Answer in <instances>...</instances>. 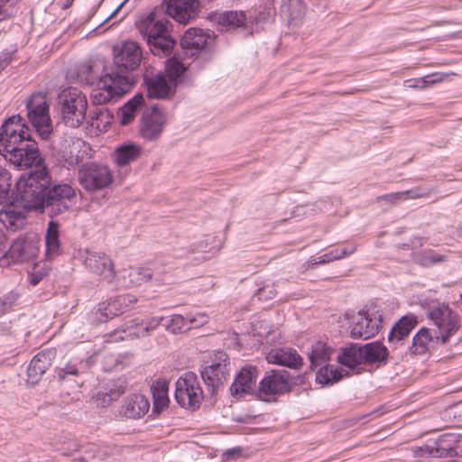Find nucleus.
<instances>
[{
	"instance_id": "nucleus-1",
	"label": "nucleus",
	"mask_w": 462,
	"mask_h": 462,
	"mask_svg": "<svg viewBox=\"0 0 462 462\" xmlns=\"http://www.w3.org/2000/svg\"><path fill=\"white\" fill-rule=\"evenodd\" d=\"M142 51L135 42H125L119 48H114L115 71L106 73L92 90L91 98L95 105H103L116 100L129 92L134 84L133 71L142 60Z\"/></svg>"
},
{
	"instance_id": "nucleus-2",
	"label": "nucleus",
	"mask_w": 462,
	"mask_h": 462,
	"mask_svg": "<svg viewBox=\"0 0 462 462\" xmlns=\"http://www.w3.org/2000/svg\"><path fill=\"white\" fill-rule=\"evenodd\" d=\"M135 25L153 55L168 56L171 53L176 42L171 35V23L167 18L153 11L141 16Z\"/></svg>"
},
{
	"instance_id": "nucleus-3",
	"label": "nucleus",
	"mask_w": 462,
	"mask_h": 462,
	"mask_svg": "<svg viewBox=\"0 0 462 462\" xmlns=\"http://www.w3.org/2000/svg\"><path fill=\"white\" fill-rule=\"evenodd\" d=\"M51 178L46 167L33 170L20 177L16 183L17 197L15 199L23 208L31 210H41L43 212L45 196L51 185Z\"/></svg>"
},
{
	"instance_id": "nucleus-4",
	"label": "nucleus",
	"mask_w": 462,
	"mask_h": 462,
	"mask_svg": "<svg viewBox=\"0 0 462 462\" xmlns=\"http://www.w3.org/2000/svg\"><path fill=\"white\" fill-rule=\"evenodd\" d=\"M58 98L64 124L72 128L82 125L88 109L86 96L76 88H68L61 91Z\"/></svg>"
},
{
	"instance_id": "nucleus-5",
	"label": "nucleus",
	"mask_w": 462,
	"mask_h": 462,
	"mask_svg": "<svg viewBox=\"0 0 462 462\" xmlns=\"http://www.w3.org/2000/svg\"><path fill=\"white\" fill-rule=\"evenodd\" d=\"M428 319L437 328V342L446 344L460 328L459 316L445 303L436 302L429 307Z\"/></svg>"
},
{
	"instance_id": "nucleus-6",
	"label": "nucleus",
	"mask_w": 462,
	"mask_h": 462,
	"mask_svg": "<svg viewBox=\"0 0 462 462\" xmlns=\"http://www.w3.org/2000/svg\"><path fill=\"white\" fill-rule=\"evenodd\" d=\"M2 154L6 161H9L18 169L35 167V170L44 167L40 154L38 145L32 137L21 141L8 148H0Z\"/></svg>"
},
{
	"instance_id": "nucleus-7",
	"label": "nucleus",
	"mask_w": 462,
	"mask_h": 462,
	"mask_svg": "<svg viewBox=\"0 0 462 462\" xmlns=\"http://www.w3.org/2000/svg\"><path fill=\"white\" fill-rule=\"evenodd\" d=\"M78 179L79 184L90 192L105 189L114 181L109 167L96 162L82 164L79 170Z\"/></svg>"
},
{
	"instance_id": "nucleus-8",
	"label": "nucleus",
	"mask_w": 462,
	"mask_h": 462,
	"mask_svg": "<svg viewBox=\"0 0 462 462\" xmlns=\"http://www.w3.org/2000/svg\"><path fill=\"white\" fill-rule=\"evenodd\" d=\"M175 386V399L181 407L196 410L200 406L204 393L195 373H184L177 380Z\"/></svg>"
},
{
	"instance_id": "nucleus-9",
	"label": "nucleus",
	"mask_w": 462,
	"mask_h": 462,
	"mask_svg": "<svg viewBox=\"0 0 462 462\" xmlns=\"http://www.w3.org/2000/svg\"><path fill=\"white\" fill-rule=\"evenodd\" d=\"M76 199L75 189L68 183H59L49 187L45 196L43 212L54 217L67 212Z\"/></svg>"
},
{
	"instance_id": "nucleus-10",
	"label": "nucleus",
	"mask_w": 462,
	"mask_h": 462,
	"mask_svg": "<svg viewBox=\"0 0 462 462\" xmlns=\"http://www.w3.org/2000/svg\"><path fill=\"white\" fill-rule=\"evenodd\" d=\"M26 108L28 120L42 139H48L52 126L46 97L42 93L32 94L27 100Z\"/></svg>"
},
{
	"instance_id": "nucleus-11",
	"label": "nucleus",
	"mask_w": 462,
	"mask_h": 462,
	"mask_svg": "<svg viewBox=\"0 0 462 462\" xmlns=\"http://www.w3.org/2000/svg\"><path fill=\"white\" fill-rule=\"evenodd\" d=\"M382 328V314L375 307H369L357 312L353 319L350 335L353 338L369 339Z\"/></svg>"
},
{
	"instance_id": "nucleus-12",
	"label": "nucleus",
	"mask_w": 462,
	"mask_h": 462,
	"mask_svg": "<svg viewBox=\"0 0 462 462\" xmlns=\"http://www.w3.org/2000/svg\"><path fill=\"white\" fill-rule=\"evenodd\" d=\"M229 361L226 353L217 352L211 365L205 366L200 374L211 394L227 380Z\"/></svg>"
},
{
	"instance_id": "nucleus-13",
	"label": "nucleus",
	"mask_w": 462,
	"mask_h": 462,
	"mask_svg": "<svg viewBox=\"0 0 462 462\" xmlns=\"http://www.w3.org/2000/svg\"><path fill=\"white\" fill-rule=\"evenodd\" d=\"M41 238L34 232H28L17 237L4 256L14 263H23L35 258L40 251Z\"/></svg>"
},
{
	"instance_id": "nucleus-14",
	"label": "nucleus",
	"mask_w": 462,
	"mask_h": 462,
	"mask_svg": "<svg viewBox=\"0 0 462 462\" xmlns=\"http://www.w3.org/2000/svg\"><path fill=\"white\" fill-rule=\"evenodd\" d=\"M58 151L69 168H73L92 156L90 145L82 139L75 137L61 138L58 144Z\"/></svg>"
},
{
	"instance_id": "nucleus-15",
	"label": "nucleus",
	"mask_w": 462,
	"mask_h": 462,
	"mask_svg": "<svg viewBox=\"0 0 462 462\" xmlns=\"http://www.w3.org/2000/svg\"><path fill=\"white\" fill-rule=\"evenodd\" d=\"M79 258L89 273L108 282L113 281L116 273L113 262L107 254L102 252L85 250L79 252Z\"/></svg>"
},
{
	"instance_id": "nucleus-16",
	"label": "nucleus",
	"mask_w": 462,
	"mask_h": 462,
	"mask_svg": "<svg viewBox=\"0 0 462 462\" xmlns=\"http://www.w3.org/2000/svg\"><path fill=\"white\" fill-rule=\"evenodd\" d=\"M166 122V114L157 106L145 110L139 125L141 136L147 141H155L159 139Z\"/></svg>"
},
{
	"instance_id": "nucleus-17",
	"label": "nucleus",
	"mask_w": 462,
	"mask_h": 462,
	"mask_svg": "<svg viewBox=\"0 0 462 462\" xmlns=\"http://www.w3.org/2000/svg\"><path fill=\"white\" fill-rule=\"evenodd\" d=\"M291 384L287 371H272L260 382L258 396L261 400L269 401L272 397L289 392Z\"/></svg>"
},
{
	"instance_id": "nucleus-18",
	"label": "nucleus",
	"mask_w": 462,
	"mask_h": 462,
	"mask_svg": "<svg viewBox=\"0 0 462 462\" xmlns=\"http://www.w3.org/2000/svg\"><path fill=\"white\" fill-rule=\"evenodd\" d=\"M0 209V222L9 231L15 232L23 228L27 223V213L29 210L18 202L15 199H7L2 203Z\"/></svg>"
},
{
	"instance_id": "nucleus-19",
	"label": "nucleus",
	"mask_w": 462,
	"mask_h": 462,
	"mask_svg": "<svg viewBox=\"0 0 462 462\" xmlns=\"http://www.w3.org/2000/svg\"><path fill=\"white\" fill-rule=\"evenodd\" d=\"M20 116L8 118L0 129V148H8L31 137L28 126Z\"/></svg>"
},
{
	"instance_id": "nucleus-20",
	"label": "nucleus",
	"mask_w": 462,
	"mask_h": 462,
	"mask_svg": "<svg viewBox=\"0 0 462 462\" xmlns=\"http://www.w3.org/2000/svg\"><path fill=\"white\" fill-rule=\"evenodd\" d=\"M166 13L180 23H188L199 12V0H165Z\"/></svg>"
},
{
	"instance_id": "nucleus-21",
	"label": "nucleus",
	"mask_w": 462,
	"mask_h": 462,
	"mask_svg": "<svg viewBox=\"0 0 462 462\" xmlns=\"http://www.w3.org/2000/svg\"><path fill=\"white\" fill-rule=\"evenodd\" d=\"M458 441L457 434L445 433L425 445L423 449L425 453L434 457H453L457 454L456 448Z\"/></svg>"
},
{
	"instance_id": "nucleus-22",
	"label": "nucleus",
	"mask_w": 462,
	"mask_h": 462,
	"mask_svg": "<svg viewBox=\"0 0 462 462\" xmlns=\"http://www.w3.org/2000/svg\"><path fill=\"white\" fill-rule=\"evenodd\" d=\"M337 358L341 365L348 369V374H358L365 370L362 348L357 344H349L347 346L341 348Z\"/></svg>"
},
{
	"instance_id": "nucleus-23",
	"label": "nucleus",
	"mask_w": 462,
	"mask_h": 462,
	"mask_svg": "<svg viewBox=\"0 0 462 462\" xmlns=\"http://www.w3.org/2000/svg\"><path fill=\"white\" fill-rule=\"evenodd\" d=\"M269 364L287 366L291 369H300L303 364L302 357L296 349L291 347L273 348L266 356Z\"/></svg>"
},
{
	"instance_id": "nucleus-24",
	"label": "nucleus",
	"mask_w": 462,
	"mask_h": 462,
	"mask_svg": "<svg viewBox=\"0 0 462 462\" xmlns=\"http://www.w3.org/2000/svg\"><path fill=\"white\" fill-rule=\"evenodd\" d=\"M144 81L150 98L170 99L175 94L177 86L174 82H171L167 77H163L162 73H159L152 78H145Z\"/></svg>"
},
{
	"instance_id": "nucleus-25",
	"label": "nucleus",
	"mask_w": 462,
	"mask_h": 462,
	"mask_svg": "<svg viewBox=\"0 0 462 462\" xmlns=\"http://www.w3.org/2000/svg\"><path fill=\"white\" fill-rule=\"evenodd\" d=\"M137 301L134 295L132 294H122L116 296L114 300L108 303H102L98 308L102 320L106 321L108 319H112L121 313H124L133 308L134 304Z\"/></svg>"
},
{
	"instance_id": "nucleus-26",
	"label": "nucleus",
	"mask_w": 462,
	"mask_h": 462,
	"mask_svg": "<svg viewBox=\"0 0 462 462\" xmlns=\"http://www.w3.org/2000/svg\"><path fill=\"white\" fill-rule=\"evenodd\" d=\"M213 38L209 33L201 29L190 28L184 33L180 40L181 47L190 51V55H195L198 51L206 49L211 43Z\"/></svg>"
},
{
	"instance_id": "nucleus-27",
	"label": "nucleus",
	"mask_w": 462,
	"mask_h": 462,
	"mask_svg": "<svg viewBox=\"0 0 462 462\" xmlns=\"http://www.w3.org/2000/svg\"><path fill=\"white\" fill-rule=\"evenodd\" d=\"M256 368L246 366L241 369L235 381L230 386V393L233 396L241 397L250 393L256 381Z\"/></svg>"
},
{
	"instance_id": "nucleus-28",
	"label": "nucleus",
	"mask_w": 462,
	"mask_h": 462,
	"mask_svg": "<svg viewBox=\"0 0 462 462\" xmlns=\"http://www.w3.org/2000/svg\"><path fill=\"white\" fill-rule=\"evenodd\" d=\"M54 357L52 350H44L38 353L30 362L27 368V375L29 381L32 383H37L46 370L51 365Z\"/></svg>"
},
{
	"instance_id": "nucleus-29",
	"label": "nucleus",
	"mask_w": 462,
	"mask_h": 462,
	"mask_svg": "<svg viewBox=\"0 0 462 462\" xmlns=\"http://www.w3.org/2000/svg\"><path fill=\"white\" fill-rule=\"evenodd\" d=\"M150 410V402L143 394L136 393L128 396L122 408L124 415L131 419H139Z\"/></svg>"
},
{
	"instance_id": "nucleus-30",
	"label": "nucleus",
	"mask_w": 462,
	"mask_h": 462,
	"mask_svg": "<svg viewBox=\"0 0 462 462\" xmlns=\"http://www.w3.org/2000/svg\"><path fill=\"white\" fill-rule=\"evenodd\" d=\"M418 319L413 314H408L402 317L392 328L388 341L391 344H398L408 337L411 331L417 326Z\"/></svg>"
},
{
	"instance_id": "nucleus-31",
	"label": "nucleus",
	"mask_w": 462,
	"mask_h": 462,
	"mask_svg": "<svg viewBox=\"0 0 462 462\" xmlns=\"http://www.w3.org/2000/svg\"><path fill=\"white\" fill-rule=\"evenodd\" d=\"M365 365L385 363L389 351L382 343L371 342L361 346Z\"/></svg>"
},
{
	"instance_id": "nucleus-32",
	"label": "nucleus",
	"mask_w": 462,
	"mask_h": 462,
	"mask_svg": "<svg viewBox=\"0 0 462 462\" xmlns=\"http://www.w3.org/2000/svg\"><path fill=\"white\" fill-rule=\"evenodd\" d=\"M437 342V334L431 333L428 328H421L413 337L412 344L409 346L413 355H423L427 353L430 346Z\"/></svg>"
},
{
	"instance_id": "nucleus-33",
	"label": "nucleus",
	"mask_w": 462,
	"mask_h": 462,
	"mask_svg": "<svg viewBox=\"0 0 462 462\" xmlns=\"http://www.w3.org/2000/svg\"><path fill=\"white\" fill-rule=\"evenodd\" d=\"M333 353L334 349L322 341H317L312 344L308 353L310 368L314 370L318 366H322L330 360Z\"/></svg>"
},
{
	"instance_id": "nucleus-34",
	"label": "nucleus",
	"mask_w": 462,
	"mask_h": 462,
	"mask_svg": "<svg viewBox=\"0 0 462 462\" xmlns=\"http://www.w3.org/2000/svg\"><path fill=\"white\" fill-rule=\"evenodd\" d=\"M46 255L48 259H52L61 252L60 242L59 223L50 221L45 235Z\"/></svg>"
},
{
	"instance_id": "nucleus-35",
	"label": "nucleus",
	"mask_w": 462,
	"mask_h": 462,
	"mask_svg": "<svg viewBox=\"0 0 462 462\" xmlns=\"http://www.w3.org/2000/svg\"><path fill=\"white\" fill-rule=\"evenodd\" d=\"M142 152V148L132 143L122 144L115 151L114 161L118 166H125L137 160Z\"/></svg>"
},
{
	"instance_id": "nucleus-36",
	"label": "nucleus",
	"mask_w": 462,
	"mask_h": 462,
	"mask_svg": "<svg viewBox=\"0 0 462 462\" xmlns=\"http://www.w3.org/2000/svg\"><path fill=\"white\" fill-rule=\"evenodd\" d=\"M125 382L117 379L107 383L105 391L97 393V401H101V404L106 406L111 402L117 400L125 392Z\"/></svg>"
},
{
	"instance_id": "nucleus-37",
	"label": "nucleus",
	"mask_w": 462,
	"mask_h": 462,
	"mask_svg": "<svg viewBox=\"0 0 462 462\" xmlns=\"http://www.w3.org/2000/svg\"><path fill=\"white\" fill-rule=\"evenodd\" d=\"M144 101L143 94H136L131 98L118 112L120 122L123 125L132 123L136 116L138 109L143 106Z\"/></svg>"
},
{
	"instance_id": "nucleus-38",
	"label": "nucleus",
	"mask_w": 462,
	"mask_h": 462,
	"mask_svg": "<svg viewBox=\"0 0 462 462\" xmlns=\"http://www.w3.org/2000/svg\"><path fill=\"white\" fill-rule=\"evenodd\" d=\"M346 374H348V372L343 368H337L332 365H324L317 372L316 380L321 384L334 383Z\"/></svg>"
},
{
	"instance_id": "nucleus-39",
	"label": "nucleus",
	"mask_w": 462,
	"mask_h": 462,
	"mask_svg": "<svg viewBox=\"0 0 462 462\" xmlns=\"http://www.w3.org/2000/svg\"><path fill=\"white\" fill-rule=\"evenodd\" d=\"M169 383L166 380H157L152 386L153 411L160 412L169 403L168 398Z\"/></svg>"
},
{
	"instance_id": "nucleus-40",
	"label": "nucleus",
	"mask_w": 462,
	"mask_h": 462,
	"mask_svg": "<svg viewBox=\"0 0 462 462\" xmlns=\"http://www.w3.org/2000/svg\"><path fill=\"white\" fill-rule=\"evenodd\" d=\"M101 66L91 61L84 62L79 66L78 78L81 82L93 85L97 82L103 76H99Z\"/></svg>"
},
{
	"instance_id": "nucleus-41",
	"label": "nucleus",
	"mask_w": 462,
	"mask_h": 462,
	"mask_svg": "<svg viewBox=\"0 0 462 462\" xmlns=\"http://www.w3.org/2000/svg\"><path fill=\"white\" fill-rule=\"evenodd\" d=\"M150 335L149 331L144 330V324L143 321L137 320L130 321L127 329L116 331L115 336L116 339L128 340L134 338L145 337Z\"/></svg>"
},
{
	"instance_id": "nucleus-42",
	"label": "nucleus",
	"mask_w": 462,
	"mask_h": 462,
	"mask_svg": "<svg viewBox=\"0 0 462 462\" xmlns=\"http://www.w3.org/2000/svg\"><path fill=\"white\" fill-rule=\"evenodd\" d=\"M113 119V116L106 108H96L89 115L90 125L98 131H106Z\"/></svg>"
},
{
	"instance_id": "nucleus-43",
	"label": "nucleus",
	"mask_w": 462,
	"mask_h": 462,
	"mask_svg": "<svg viewBox=\"0 0 462 462\" xmlns=\"http://www.w3.org/2000/svg\"><path fill=\"white\" fill-rule=\"evenodd\" d=\"M217 23L226 28V30L244 26L245 23V14L244 12H226L217 18Z\"/></svg>"
},
{
	"instance_id": "nucleus-44",
	"label": "nucleus",
	"mask_w": 462,
	"mask_h": 462,
	"mask_svg": "<svg viewBox=\"0 0 462 462\" xmlns=\"http://www.w3.org/2000/svg\"><path fill=\"white\" fill-rule=\"evenodd\" d=\"M186 70V67L183 63L176 59L168 60L165 65V72L162 73L163 77L171 82H174L177 86L181 81V77Z\"/></svg>"
},
{
	"instance_id": "nucleus-45",
	"label": "nucleus",
	"mask_w": 462,
	"mask_h": 462,
	"mask_svg": "<svg viewBox=\"0 0 462 462\" xmlns=\"http://www.w3.org/2000/svg\"><path fill=\"white\" fill-rule=\"evenodd\" d=\"M152 272L150 268L132 267L127 271L128 286H137L151 280Z\"/></svg>"
},
{
	"instance_id": "nucleus-46",
	"label": "nucleus",
	"mask_w": 462,
	"mask_h": 462,
	"mask_svg": "<svg viewBox=\"0 0 462 462\" xmlns=\"http://www.w3.org/2000/svg\"><path fill=\"white\" fill-rule=\"evenodd\" d=\"M448 254H440L432 249H426L420 252L417 255V262L425 267L447 261Z\"/></svg>"
},
{
	"instance_id": "nucleus-47",
	"label": "nucleus",
	"mask_w": 462,
	"mask_h": 462,
	"mask_svg": "<svg viewBox=\"0 0 462 462\" xmlns=\"http://www.w3.org/2000/svg\"><path fill=\"white\" fill-rule=\"evenodd\" d=\"M187 316L183 317L181 315L175 314L167 320V323L164 326L167 331L176 334L182 330L189 329V327H187Z\"/></svg>"
},
{
	"instance_id": "nucleus-48",
	"label": "nucleus",
	"mask_w": 462,
	"mask_h": 462,
	"mask_svg": "<svg viewBox=\"0 0 462 462\" xmlns=\"http://www.w3.org/2000/svg\"><path fill=\"white\" fill-rule=\"evenodd\" d=\"M11 174L0 167V204L10 199Z\"/></svg>"
},
{
	"instance_id": "nucleus-49",
	"label": "nucleus",
	"mask_w": 462,
	"mask_h": 462,
	"mask_svg": "<svg viewBox=\"0 0 462 462\" xmlns=\"http://www.w3.org/2000/svg\"><path fill=\"white\" fill-rule=\"evenodd\" d=\"M454 75H455L454 73L443 74V73L436 72V73H432V74L427 75L425 77L420 78L415 82H422L423 87H429V86L434 85L436 83L442 82L445 79H447Z\"/></svg>"
},
{
	"instance_id": "nucleus-50",
	"label": "nucleus",
	"mask_w": 462,
	"mask_h": 462,
	"mask_svg": "<svg viewBox=\"0 0 462 462\" xmlns=\"http://www.w3.org/2000/svg\"><path fill=\"white\" fill-rule=\"evenodd\" d=\"M187 320L188 324L190 325L189 328H198L205 325L208 320V317L203 312H198L196 314H188Z\"/></svg>"
},
{
	"instance_id": "nucleus-51",
	"label": "nucleus",
	"mask_w": 462,
	"mask_h": 462,
	"mask_svg": "<svg viewBox=\"0 0 462 462\" xmlns=\"http://www.w3.org/2000/svg\"><path fill=\"white\" fill-rule=\"evenodd\" d=\"M17 300L14 293H9L4 297H0V316L8 312Z\"/></svg>"
},
{
	"instance_id": "nucleus-52",
	"label": "nucleus",
	"mask_w": 462,
	"mask_h": 462,
	"mask_svg": "<svg viewBox=\"0 0 462 462\" xmlns=\"http://www.w3.org/2000/svg\"><path fill=\"white\" fill-rule=\"evenodd\" d=\"M402 193H404L403 199H414L428 197L430 195V190L425 188L416 187V188L409 189V190L402 191Z\"/></svg>"
},
{
	"instance_id": "nucleus-53",
	"label": "nucleus",
	"mask_w": 462,
	"mask_h": 462,
	"mask_svg": "<svg viewBox=\"0 0 462 462\" xmlns=\"http://www.w3.org/2000/svg\"><path fill=\"white\" fill-rule=\"evenodd\" d=\"M356 246L352 245L350 247H345L343 249H334L328 252L331 262L334 260L342 259L349 254H352L356 252Z\"/></svg>"
},
{
	"instance_id": "nucleus-54",
	"label": "nucleus",
	"mask_w": 462,
	"mask_h": 462,
	"mask_svg": "<svg viewBox=\"0 0 462 462\" xmlns=\"http://www.w3.org/2000/svg\"><path fill=\"white\" fill-rule=\"evenodd\" d=\"M79 448V445L77 441L74 439H68L67 441H63L60 444V447H58V449L66 456H69L72 454L73 452L77 451Z\"/></svg>"
},
{
	"instance_id": "nucleus-55",
	"label": "nucleus",
	"mask_w": 462,
	"mask_h": 462,
	"mask_svg": "<svg viewBox=\"0 0 462 462\" xmlns=\"http://www.w3.org/2000/svg\"><path fill=\"white\" fill-rule=\"evenodd\" d=\"M79 374V369L76 365L74 364H66L63 367H61L58 371V377L60 380H64L69 375H75L77 376Z\"/></svg>"
},
{
	"instance_id": "nucleus-56",
	"label": "nucleus",
	"mask_w": 462,
	"mask_h": 462,
	"mask_svg": "<svg viewBox=\"0 0 462 462\" xmlns=\"http://www.w3.org/2000/svg\"><path fill=\"white\" fill-rule=\"evenodd\" d=\"M162 320V317H152L143 319L142 321L144 324V330L149 331V333L151 334V332H152L160 326Z\"/></svg>"
},
{
	"instance_id": "nucleus-57",
	"label": "nucleus",
	"mask_w": 462,
	"mask_h": 462,
	"mask_svg": "<svg viewBox=\"0 0 462 462\" xmlns=\"http://www.w3.org/2000/svg\"><path fill=\"white\" fill-rule=\"evenodd\" d=\"M16 13L14 5H0V22L12 17Z\"/></svg>"
},
{
	"instance_id": "nucleus-58",
	"label": "nucleus",
	"mask_w": 462,
	"mask_h": 462,
	"mask_svg": "<svg viewBox=\"0 0 462 462\" xmlns=\"http://www.w3.org/2000/svg\"><path fill=\"white\" fill-rule=\"evenodd\" d=\"M243 449L241 448H229L223 454V459L228 461L230 459H236L242 456Z\"/></svg>"
},
{
	"instance_id": "nucleus-59",
	"label": "nucleus",
	"mask_w": 462,
	"mask_h": 462,
	"mask_svg": "<svg viewBox=\"0 0 462 462\" xmlns=\"http://www.w3.org/2000/svg\"><path fill=\"white\" fill-rule=\"evenodd\" d=\"M258 298L262 299H272L275 295V291L271 286H264L258 290Z\"/></svg>"
},
{
	"instance_id": "nucleus-60",
	"label": "nucleus",
	"mask_w": 462,
	"mask_h": 462,
	"mask_svg": "<svg viewBox=\"0 0 462 462\" xmlns=\"http://www.w3.org/2000/svg\"><path fill=\"white\" fill-rule=\"evenodd\" d=\"M115 452V448H112V447H107V446H105V447H99L97 450V457L99 458V459H105L110 456H112Z\"/></svg>"
},
{
	"instance_id": "nucleus-61",
	"label": "nucleus",
	"mask_w": 462,
	"mask_h": 462,
	"mask_svg": "<svg viewBox=\"0 0 462 462\" xmlns=\"http://www.w3.org/2000/svg\"><path fill=\"white\" fill-rule=\"evenodd\" d=\"M210 240H211V237L207 236L204 241H200L197 244H194L192 245V251L193 252H204V253L208 252L209 250L208 249V246Z\"/></svg>"
},
{
	"instance_id": "nucleus-62",
	"label": "nucleus",
	"mask_w": 462,
	"mask_h": 462,
	"mask_svg": "<svg viewBox=\"0 0 462 462\" xmlns=\"http://www.w3.org/2000/svg\"><path fill=\"white\" fill-rule=\"evenodd\" d=\"M404 193L400 192H394L390 194H385L379 198V199L384 200L388 203H394L397 199H403Z\"/></svg>"
},
{
	"instance_id": "nucleus-63",
	"label": "nucleus",
	"mask_w": 462,
	"mask_h": 462,
	"mask_svg": "<svg viewBox=\"0 0 462 462\" xmlns=\"http://www.w3.org/2000/svg\"><path fill=\"white\" fill-rule=\"evenodd\" d=\"M12 334L11 322H0V336H8Z\"/></svg>"
},
{
	"instance_id": "nucleus-64",
	"label": "nucleus",
	"mask_w": 462,
	"mask_h": 462,
	"mask_svg": "<svg viewBox=\"0 0 462 462\" xmlns=\"http://www.w3.org/2000/svg\"><path fill=\"white\" fill-rule=\"evenodd\" d=\"M331 259L329 257V254H324L323 255L319 256L317 260H313L312 264H323L330 263Z\"/></svg>"
}]
</instances>
